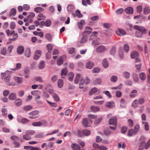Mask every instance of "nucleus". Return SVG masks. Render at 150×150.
<instances>
[{
	"instance_id": "f257e3e1",
	"label": "nucleus",
	"mask_w": 150,
	"mask_h": 150,
	"mask_svg": "<svg viewBox=\"0 0 150 150\" xmlns=\"http://www.w3.org/2000/svg\"><path fill=\"white\" fill-rule=\"evenodd\" d=\"M134 28L137 30L136 32V35L138 37H141L142 35V34H145L146 33V30L143 27L139 26L138 25H135Z\"/></svg>"
},
{
	"instance_id": "f03ea898",
	"label": "nucleus",
	"mask_w": 150,
	"mask_h": 150,
	"mask_svg": "<svg viewBox=\"0 0 150 150\" xmlns=\"http://www.w3.org/2000/svg\"><path fill=\"white\" fill-rule=\"evenodd\" d=\"M91 123L92 121L87 118H84L82 122V125L85 127L90 126Z\"/></svg>"
},
{
	"instance_id": "7ed1b4c3",
	"label": "nucleus",
	"mask_w": 150,
	"mask_h": 150,
	"mask_svg": "<svg viewBox=\"0 0 150 150\" xmlns=\"http://www.w3.org/2000/svg\"><path fill=\"white\" fill-rule=\"evenodd\" d=\"M90 131L87 129L83 130L82 131L79 130L78 131V134L81 137L83 136L82 134L84 135L87 136L89 135L90 134Z\"/></svg>"
},
{
	"instance_id": "20e7f679",
	"label": "nucleus",
	"mask_w": 150,
	"mask_h": 150,
	"mask_svg": "<svg viewBox=\"0 0 150 150\" xmlns=\"http://www.w3.org/2000/svg\"><path fill=\"white\" fill-rule=\"evenodd\" d=\"M92 29L91 27L86 26V30L82 33L83 36L85 37L89 35L92 31Z\"/></svg>"
},
{
	"instance_id": "39448f33",
	"label": "nucleus",
	"mask_w": 150,
	"mask_h": 150,
	"mask_svg": "<svg viewBox=\"0 0 150 150\" xmlns=\"http://www.w3.org/2000/svg\"><path fill=\"white\" fill-rule=\"evenodd\" d=\"M106 50V47L103 45L99 46L96 49V52L98 53L103 52Z\"/></svg>"
},
{
	"instance_id": "423d86ee",
	"label": "nucleus",
	"mask_w": 150,
	"mask_h": 150,
	"mask_svg": "<svg viewBox=\"0 0 150 150\" xmlns=\"http://www.w3.org/2000/svg\"><path fill=\"white\" fill-rule=\"evenodd\" d=\"M116 33L117 35L120 36L124 35L126 34V32L124 30L120 28L117 29Z\"/></svg>"
},
{
	"instance_id": "0eeeda50",
	"label": "nucleus",
	"mask_w": 150,
	"mask_h": 150,
	"mask_svg": "<svg viewBox=\"0 0 150 150\" xmlns=\"http://www.w3.org/2000/svg\"><path fill=\"white\" fill-rule=\"evenodd\" d=\"M117 119L116 117H114L110 119L109 121V125H112L116 126Z\"/></svg>"
},
{
	"instance_id": "6e6552de",
	"label": "nucleus",
	"mask_w": 150,
	"mask_h": 150,
	"mask_svg": "<svg viewBox=\"0 0 150 150\" xmlns=\"http://www.w3.org/2000/svg\"><path fill=\"white\" fill-rule=\"evenodd\" d=\"M135 62L136 63L135 67L137 69L139 70L140 69L141 66V64L140 62V59L138 58H136Z\"/></svg>"
},
{
	"instance_id": "1a4fd4ad",
	"label": "nucleus",
	"mask_w": 150,
	"mask_h": 150,
	"mask_svg": "<svg viewBox=\"0 0 150 150\" xmlns=\"http://www.w3.org/2000/svg\"><path fill=\"white\" fill-rule=\"evenodd\" d=\"M41 52L39 50H36L33 57L34 59L35 60L38 59L41 55Z\"/></svg>"
},
{
	"instance_id": "9d476101",
	"label": "nucleus",
	"mask_w": 150,
	"mask_h": 150,
	"mask_svg": "<svg viewBox=\"0 0 150 150\" xmlns=\"http://www.w3.org/2000/svg\"><path fill=\"white\" fill-rule=\"evenodd\" d=\"M102 82V79L98 77L93 80V83L94 85H98L100 84Z\"/></svg>"
},
{
	"instance_id": "9b49d317",
	"label": "nucleus",
	"mask_w": 150,
	"mask_h": 150,
	"mask_svg": "<svg viewBox=\"0 0 150 150\" xmlns=\"http://www.w3.org/2000/svg\"><path fill=\"white\" fill-rule=\"evenodd\" d=\"M5 74V73H1V78L3 79L4 82L6 83H8L11 77L9 75H8L5 78L4 77V75Z\"/></svg>"
},
{
	"instance_id": "f8f14e48",
	"label": "nucleus",
	"mask_w": 150,
	"mask_h": 150,
	"mask_svg": "<svg viewBox=\"0 0 150 150\" xmlns=\"http://www.w3.org/2000/svg\"><path fill=\"white\" fill-rule=\"evenodd\" d=\"M24 51V48L22 46H19L17 48V52L19 54H22L23 53Z\"/></svg>"
},
{
	"instance_id": "ddd939ff",
	"label": "nucleus",
	"mask_w": 150,
	"mask_h": 150,
	"mask_svg": "<svg viewBox=\"0 0 150 150\" xmlns=\"http://www.w3.org/2000/svg\"><path fill=\"white\" fill-rule=\"evenodd\" d=\"M132 76L134 81L135 82H138L139 81V78L137 74L135 72H134L132 74Z\"/></svg>"
},
{
	"instance_id": "4468645a",
	"label": "nucleus",
	"mask_w": 150,
	"mask_h": 150,
	"mask_svg": "<svg viewBox=\"0 0 150 150\" xmlns=\"http://www.w3.org/2000/svg\"><path fill=\"white\" fill-rule=\"evenodd\" d=\"M94 64L93 62L89 61L87 62L86 64V67L88 69H91L94 66Z\"/></svg>"
},
{
	"instance_id": "2eb2a0df",
	"label": "nucleus",
	"mask_w": 150,
	"mask_h": 150,
	"mask_svg": "<svg viewBox=\"0 0 150 150\" xmlns=\"http://www.w3.org/2000/svg\"><path fill=\"white\" fill-rule=\"evenodd\" d=\"M105 106L107 107L113 108L115 107L114 103L112 101H109L106 103Z\"/></svg>"
},
{
	"instance_id": "dca6fc26",
	"label": "nucleus",
	"mask_w": 150,
	"mask_h": 150,
	"mask_svg": "<svg viewBox=\"0 0 150 150\" xmlns=\"http://www.w3.org/2000/svg\"><path fill=\"white\" fill-rule=\"evenodd\" d=\"M102 64L104 68H106L109 66L108 62L107 59H104L103 60Z\"/></svg>"
},
{
	"instance_id": "f3484780",
	"label": "nucleus",
	"mask_w": 150,
	"mask_h": 150,
	"mask_svg": "<svg viewBox=\"0 0 150 150\" xmlns=\"http://www.w3.org/2000/svg\"><path fill=\"white\" fill-rule=\"evenodd\" d=\"M14 79L15 81L18 83L20 84L23 81V78L21 77L15 76L14 77Z\"/></svg>"
},
{
	"instance_id": "a211bd4d",
	"label": "nucleus",
	"mask_w": 150,
	"mask_h": 150,
	"mask_svg": "<svg viewBox=\"0 0 150 150\" xmlns=\"http://www.w3.org/2000/svg\"><path fill=\"white\" fill-rule=\"evenodd\" d=\"M91 110L93 112H96L100 110V108L98 106H92L90 107Z\"/></svg>"
},
{
	"instance_id": "6ab92c4d",
	"label": "nucleus",
	"mask_w": 150,
	"mask_h": 150,
	"mask_svg": "<svg viewBox=\"0 0 150 150\" xmlns=\"http://www.w3.org/2000/svg\"><path fill=\"white\" fill-rule=\"evenodd\" d=\"M137 93V91L136 90H133L130 92L129 96L131 98L135 97L136 96Z\"/></svg>"
},
{
	"instance_id": "aec40b11",
	"label": "nucleus",
	"mask_w": 150,
	"mask_h": 150,
	"mask_svg": "<svg viewBox=\"0 0 150 150\" xmlns=\"http://www.w3.org/2000/svg\"><path fill=\"white\" fill-rule=\"evenodd\" d=\"M137 133L133 129H130L128 131L127 135L129 137H131L135 135Z\"/></svg>"
},
{
	"instance_id": "412c9836",
	"label": "nucleus",
	"mask_w": 150,
	"mask_h": 150,
	"mask_svg": "<svg viewBox=\"0 0 150 150\" xmlns=\"http://www.w3.org/2000/svg\"><path fill=\"white\" fill-rule=\"evenodd\" d=\"M84 83V79L83 77H81L80 80V83L79 84V88L80 89H82L83 88V86Z\"/></svg>"
},
{
	"instance_id": "4be33fe9",
	"label": "nucleus",
	"mask_w": 150,
	"mask_h": 150,
	"mask_svg": "<svg viewBox=\"0 0 150 150\" xmlns=\"http://www.w3.org/2000/svg\"><path fill=\"white\" fill-rule=\"evenodd\" d=\"M82 4L84 6H87V4L88 5H91V4L90 0H82Z\"/></svg>"
},
{
	"instance_id": "5701e85b",
	"label": "nucleus",
	"mask_w": 150,
	"mask_h": 150,
	"mask_svg": "<svg viewBox=\"0 0 150 150\" xmlns=\"http://www.w3.org/2000/svg\"><path fill=\"white\" fill-rule=\"evenodd\" d=\"M71 147L74 150H80L81 148L79 145L75 144H72Z\"/></svg>"
},
{
	"instance_id": "b1692460",
	"label": "nucleus",
	"mask_w": 150,
	"mask_h": 150,
	"mask_svg": "<svg viewBox=\"0 0 150 150\" xmlns=\"http://www.w3.org/2000/svg\"><path fill=\"white\" fill-rule=\"evenodd\" d=\"M45 66V62L43 61H40L38 65V68L40 69H44Z\"/></svg>"
},
{
	"instance_id": "393cba45",
	"label": "nucleus",
	"mask_w": 150,
	"mask_h": 150,
	"mask_svg": "<svg viewBox=\"0 0 150 150\" xmlns=\"http://www.w3.org/2000/svg\"><path fill=\"white\" fill-rule=\"evenodd\" d=\"M125 11L127 13L132 14L133 13V9L131 7H128L125 9Z\"/></svg>"
},
{
	"instance_id": "a878e982",
	"label": "nucleus",
	"mask_w": 150,
	"mask_h": 150,
	"mask_svg": "<svg viewBox=\"0 0 150 150\" xmlns=\"http://www.w3.org/2000/svg\"><path fill=\"white\" fill-rule=\"evenodd\" d=\"M139 54L136 51H133L131 54V57L132 59H134L137 57L138 56Z\"/></svg>"
},
{
	"instance_id": "bb28decb",
	"label": "nucleus",
	"mask_w": 150,
	"mask_h": 150,
	"mask_svg": "<svg viewBox=\"0 0 150 150\" xmlns=\"http://www.w3.org/2000/svg\"><path fill=\"white\" fill-rule=\"evenodd\" d=\"M16 97V94L14 93H11L8 96L9 99L12 100H14L15 99Z\"/></svg>"
},
{
	"instance_id": "cd10ccee",
	"label": "nucleus",
	"mask_w": 150,
	"mask_h": 150,
	"mask_svg": "<svg viewBox=\"0 0 150 150\" xmlns=\"http://www.w3.org/2000/svg\"><path fill=\"white\" fill-rule=\"evenodd\" d=\"M25 55L28 57H29L31 55L30 50L29 48H27L25 52Z\"/></svg>"
},
{
	"instance_id": "c85d7f7f",
	"label": "nucleus",
	"mask_w": 150,
	"mask_h": 150,
	"mask_svg": "<svg viewBox=\"0 0 150 150\" xmlns=\"http://www.w3.org/2000/svg\"><path fill=\"white\" fill-rule=\"evenodd\" d=\"M16 9L14 8H12L11 10L9 15L10 16H15L16 13Z\"/></svg>"
},
{
	"instance_id": "c756f323",
	"label": "nucleus",
	"mask_w": 150,
	"mask_h": 150,
	"mask_svg": "<svg viewBox=\"0 0 150 150\" xmlns=\"http://www.w3.org/2000/svg\"><path fill=\"white\" fill-rule=\"evenodd\" d=\"M120 106L122 108H125L126 106V102L123 98L121 99L120 101Z\"/></svg>"
},
{
	"instance_id": "7c9ffc66",
	"label": "nucleus",
	"mask_w": 150,
	"mask_h": 150,
	"mask_svg": "<svg viewBox=\"0 0 150 150\" xmlns=\"http://www.w3.org/2000/svg\"><path fill=\"white\" fill-rule=\"evenodd\" d=\"M123 76L125 79H129L130 77V73L127 71H125L123 73Z\"/></svg>"
},
{
	"instance_id": "2f4dec72",
	"label": "nucleus",
	"mask_w": 150,
	"mask_h": 150,
	"mask_svg": "<svg viewBox=\"0 0 150 150\" xmlns=\"http://www.w3.org/2000/svg\"><path fill=\"white\" fill-rule=\"evenodd\" d=\"M14 103L16 106H19L22 104V101L21 99H18L15 101Z\"/></svg>"
},
{
	"instance_id": "473e14b6",
	"label": "nucleus",
	"mask_w": 150,
	"mask_h": 150,
	"mask_svg": "<svg viewBox=\"0 0 150 150\" xmlns=\"http://www.w3.org/2000/svg\"><path fill=\"white\" fill-rule=\"evenodd\" d=\"M140 78L142 81H144L146 79V76L145 73L144 72L141 73L139 75Z\"/></svg>"
},
{
	"instance_id": "72a5a7b5",
	"label": "nucleus",
	"mask_w": 150,
	"mask_h": 150,
	"mask_svg": "<svg viewBox=\"0 0 150 150\" xmlns=\"http://www.w3.org/2000/svg\"><path fill=\"white\" fill-rule=\"evenodd\" d=\"M34 11L37 13H39L43 11L44 9L43 8L40 7H36L34 8Z\"/></svg>"
},
{
	"instance_id": "f704fd0d",
	"label": "nucleus",
	"mask_w": 150,
	"mask_h": 150,
	"mask_svg": "<svg viewBox=\"0 0 150 150\" xmlns=\"http://www.w3.org/2000/svg\"><path fill=\"white\" fill-rule=\"evenodd\" d=\"M81 77V75L80 74H77L74 80V83L76 84L78 83L79 80H80V79Z\"/></svg>"
},
{
	"instance_id": "c9c22d12",
	"label": "nucleus",
	"mask_w": 150,
	"mask_h": 150,
	"mask_svg": "<svg viewBox=\"0 0 150 150\" xmlns=\"http://www.w3.org/2000/svg\"><path fill=\"white\" fill-rule=\"evenodd\" d=\"M98 90V89L96 87H94L92 88L90 90L89 93V96H91L96 92Z\"/></svg>"
},
{
	"instance_id": "e433bc0d",
	"label": "nucleus",
	"mask_w": 150,
	"mask_h": 150,
	"mask_svg": "<svg viewBox=\"0 0 150 150\" xmlns=\"http://www.w3.org/2000/svg\"><path fill=\"white\" fill-rule=\"evenodd\" d=\"M116 49L115 47H113L111 49L110 51V54L114 56L115 54Z\"/></svg>"
},
{
	"instance_id": "4c0bfd02",
	"label": "nucleus",
	"mask_w": 150,
	"mask_h": 150,
	"mask_svg": "<svg viewBox=\"0 0 150 150\" xmlns=\"http://www.w3.org/2000/svg\"><path fill=\"white\" fill-rule=\"evenodd\" d=\"M74 8V6L72 4H69L68 5L67 7V10L68 12L72 11Z\"/></svg>"
},
{
	"instance_id": "58836bf2",
	"label": "nucleus",
	"mask_w": 150,
	"mask_h": 150,
	"mask_svg": "<svg viewBox=\"0 0 150 150\" xmlns=\"http://www.w3.org/2000/svg\"><path fill=\"white\" fill-rule=\"evenodd\" d=\"M63 59L62 57H61L57 59V64L58 65H60L62 64L63 62Z\"/></svg>"
},
{
	"instance_id": "ea45409f",
	"label": "nucleus",
	"mask_w": 150,
	"mask_h": 150,
	"mask_svg": "<svg viewBox=\"0 0 150 150\" xmlns=\"http://www.w3.org/2000/svg\"><path fill=\"white\" fill-rule=\"evenodd\" d=\"M68 79L69 81H72L73 80L74 77V74L73 72H70L68 75Z\"/></svg>"
},
{
	"instance_id": "a19ab883",
	"label": "nucleus",
	"mask_w": 150,
	"mask_h": 150,
	"mask_svg": "<svg viewBox=\"0 0 150 150\" xmlns=\"http://www.w3.org/2000/svg\"><path fill=\"white\" fill-rule=\"evenodd\" d=\"M54 100L57 102H59L60 101V98L59 96L56 93L53 94L52 96Z\"/></svg>"
},
{
	"instance_id": "79ce46f5",
	"label": "nucleus",
	"mask_w": 150,
	"mask_h": 150,
	"mask_svg": "<svg viewBox=\"0 0 150 150\" xmlns=\"http://www.w3.org/2000/svg\"><path fill=\"white\" fill-rule=\"evenodd\" d=\"M32 125L35 127H40L42 126V124L41 122H33Z\"/></svg>"
},
{
	"instance_id": "37998d69",
	"label": "nucleus",
	"mask_w": 150,
	"mask_h": 150,
	"mask_svg": "<svg viewBox=\"0 0 150 150\" xmlns=\"http://www.w3.org/2000/svg\"><path fill=\"white\" fill-rule=\"evenodd\" d=\"M21 64L20 63H18L16 64L15 68H13L12 69L13 71H15L16 70H18L21 68Z\"/></svg>"
},
{
	"instance_id": "c03bdc74",
	"label": "nucleus",
	"mask_w": 150,
	"mask_h": 150,
	"mask_svg": "<svg viewBox=\"0 0 150 150\" xmlns=\"http://www.w3.org/2000/svg\"><path fill=\"white\" fill-rule=\"evenodd\" d=\"M143 11L145 14H148L150 13V9L149 7H145L144 8Z\"/></svg>"
},
{
	"instance_id": "a18cd8bd",
	"label": "nucleus",
	"mask_w": 150,
	"mask_h": 150,
	"mask_svg": "<svg viewBox=\"0 0 150 150\" xmlns=\"http://www.w3.org/2000/svg\"><path fill=\"white\" fill-rule=\"evenodd\" d=\"M58 86L59 88H62L63 86V81L62 79H59L57 82Z\"/></svg>"
},
{
	"instance_id": "49530a36",
	"label": "nucleus",
	"mask_w": 150,
	"mask_h": 150,
	"mask_svg": "<svg viewBox=\"0 0 150 150\" xmlns=\"http://www.w3.org/2000/svg\"><path fill=\"white\" fill-rule=\"evenodd\" d=\"M47 48L48 52L50 53L51 52L52 50L53 46L51 44H48L47 45Z\"/></svg>"
},
{
	"instance_id": "de8ad7c7",
	"label": "nucleus",
	"mask_w": 150,
	"mask_h": 150,
	"mask_svg": "<svg viewBox=\"0 0 150 150\" xmlns=\"http://www.w3.org/2000/svg\"><path fill=\"white\" fill-rule=\"evenodd\" d=\"M67 69L65 68L62 69L61 71V75L62 76H64L67 75Z\"/></svg>"
},
{
	"instance_id": "09e8293b",
	"label": "nucleus",
	"mask_w": 150,
	"mask_h": 150,
	"mask_svg": "<svg viewBox=\"0 0 150 150\" xmlns=\"http://www.w3.org/2000/svg\"><path fill=\"white\" fill-rule=\"evenodd\" d=\"M6 47H3L1 49L0 53L1 54L5 56L6 54Z\"/></svg>"
},
{
	"instance_id": "8fccbe9b",
	"label": "nucleus",
	"mask_w": 150,
	"mask_h": 150,
	"mask_svg": "<svg viewBox=\"0 0 150 150\" xmlns=\"http://www.w3.org/2000/svg\"><path fill=\"white\" fill-rule=\"evenodd\" d=\"M51 24V21L50 20L48 19L45 21V25L47 27H49Z\"/></svg>"
},
{
	"instance_id": "3c124183",
	"label": "nucleus",
	"mask_w": 150,
	"mask_h": 150,
	"mask_svg": "<svg viewBox=\"0 0 150 150\" xmlns=\"http://www.w3.org/2000/svg\"><path fill=\"white\" fill-rule=\"evenodd\" d=\"M39 113V111L37 110H35L31 112L29 114V115H32L33 116H35L38 115Z\"/></svg>"
},
{
	"instance_id": "603ef678",
	"label": "nucleus",
	"mask_w": 150,
	"mask_h": 150,
	"mask_svg": "<svg viewBox=\"0 0 150 150\" xmlns=\"http://www.w3.org/2000/svg\"><path fill=\"white\" fill-rule=\"evenodd\" d=\"M44 137V134L42 132H41L36 134L35 137L37 138H42Z\"/></svg>"
},
{
	"instance_id": "864d4df0",
	"label": "nucleus",
	"mask_w": 150,
	"mask_h": 150,
	"mask_svg": "<svg viewBox=\"0 0 150 150\" xmlns=\"http://www.w3.org/2000/svg\"><path fill=\"white\" fill-rule=\"evenodd\" d=\"M55 10L54 7L53 6H51L49 7V10L52 14H54Z\"/></svg>"
},
{
	"instance_id": "5fc2aeb1",
	"label": "nucleus",
	"mask_w": 150,
	"mask_h": 150,
	"mask_svg": "<svg viewBox=\"0 0 150 150\" xmlns=\"http://www.w3.org/2000/svg\"><path fill=\"white\" fill-rule=\"evenodd\" d=\"M128 125L129 127H132L134 125V122L131 119H129L128 120Z\"/></svg>"
},
{
	"instance_id": "6e6d98bb",
	"label": "nucleus",
	"mask_w": 150,
	"mask_h": 150,
	"mask_svg": "<svg viewBox=\"0 0 150 150\" xmlns=\"http://www.w3.org/2000/svg\"><path fill=\"white\" fill-rule=\"evenodd\" d=\"M105 134L107 135H110L111 133V131L109 128H107L104 130Z\"/></svg>"
},
{
	"instance_id": "4d7b16f0",
	"label": "nucleus",
	"mask_w": 150,
	"mask_h": 150,
	"mask_svg": "<svg viewBox=\"0 0 150 150\" xmlns=\"http://www.w3.org/2000/svg\"><path fill=\"white\" fill-rule=\"evenodd\" d=\"M23 139L26 140H29L31 139V137L29 135L26 134L23 136Z\"/></svg>"
},
{
	"instance_id": "13d9d810",
	"label": "nucleus",
	"mask_w": 150,
	"mask_h": 150,
	"mask_svg": "<svg viewBox=\"0 0 150 150\" xmlns=\"http://www.w3.org/2000/svg\"><path fill=\"white\" fill-rule=\"evenodd\" d=\"M129 49V47L127 44H125L124 46V50L125 52H128Z\"/></svg>"
},
{
	"instance_id": "bf43d9fd",
	"label": "nucleus",
	"mask_w": 150,
	"mask_h": 150,
	"mask_svg": "<svg viewBox=\"0 0 150 150\" xmlns=\"http://www.w3.org/2000/svg\"><path fill=\"white\" fill-rule=\"evenodd\" d=\"M87 38L83 36V37L81 38L80 42L81 43H85L87 41Z\"/></svg>"
},
{
	"instance_id": "052dcab7",
	"label": "nucleus",
	"mask_w": 150,
	"mask_h": 150,
	"mask_svg": "<svg viewBox=\"0 0 150 150\" xmlns=\"http://www.w3.org/2000/svg\"><path fill=\"white\" fill-rule=\"evenodd\" d=\"M13 48V46L12 45H10L7 48V51L9 54L11 52Z\"/></svg>"
},
{
	"instance_id": "680f3d73",
	"label": "nucleus",
	"mask_w": 150,
	"mask_h": 150,
	"mask_svg": "<svg viewBox=\"0 0 150 150\" xmlns=\"http://www.w3.org/2000/svg\"><path fill=\"white\" fill-rule=\"evenodd\" d=\"M46 38L49 41H51L52 39V36L51 34L49 33L45 35Z\"/></svg>"
},
{
	"instance_id": "e2e57ef3",
	"label": "nucleus",
	"mask_w": 150,
	"mask_h": 150,
	"mask_svg": "<svg viewBox=\"0 0 150 150\" xmlns=\"http://www.w3.org/2000/svg\"><path fill=\"white\" fill-rule=\"evenodd\" d=\"M32 108V107L30 105H27L23 107V109L25 111H29Z\"/></svg>"
},
{
	"instance_id": "0e129e2a",
	"label": "nucleus",
	"mask_w": 150,
	"mask_h": 150,
	"mask_svg": "<svg viewBox=\"0 0 150 150\" xmlns=\"http://www.w3.org/2000/svg\"><path fill=\"white\" fill-rule=\"evenodd\" d=\"M100 41L98 40H95L92 41V44L93 45H98L100 44Z\"/></svg>"
},
{
	"instance_id": "69168bd1",
	"label": "nucleus",
	"mask_w": 150,
	"mask_h": 150,
	"mask_svg": "<svg viewBox=\"0 0 150 150\" xmlns=\"http://www.w3.org/2000/svg\"><path fill=\"white\" fill-rule=\"evenodd\" d=\"M117 77L116 76L113 75L111 77L110 79L111 81L115 82L117 81Z\"/></svg>"
},
{
	"instance_id": "338daca9",
	"label": "nucleus",
	"mask_w": 150,
	"mask_h": 150,
	"mask_svg": "<svg viewBox=\"0 0 150 150\" xmlns=\"http://www.w3.org/2000/svg\"><path fill=\"white\" fill-rule=\"evenodd\" d=\"M76 13L77 16L78 18H81L82 17L83 15L81 13L79 10H76Z\"/></svg>"
},
{
	"instance_id": "774afa93",
	"label": "nucleus",
	"mask_w": 150,
	"mask_h": 150,
	"mask_svg": "<svg viewBox=\"0 0 150 150\" xmlns=\"http://www.w3.org/2000/svg\"><path fill=\"white\" fill-rule=\"evenodd\" d=\"M16 27V24L14 22H11L10 24V28L11 29H14Z\"/></svg>"
}]
</instances>
